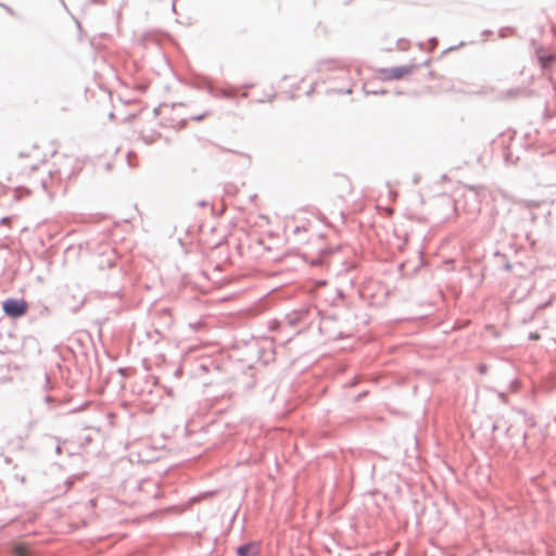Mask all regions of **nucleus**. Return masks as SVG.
<instances>
[{
  "label": "nucleus",
  "instance_id": "1",
  "mask_svg": "<svg viewBox=\"0 0 556 556\" xmlns=\"http://www.w3.org/2000/svg\"><path fill=\"white\" fill-rule=\"evenodd\" d=\"M28 304L25 300L8 299L3 302L4 313L12 318H18L26 314Z\"/></svg>",
  "mask_w": 556,
  "mask_h": 556
},
{
  "label": "nucleus",
  "instance_id": "2",
  "mask_svg": "<svg viewBox=\"0 0 556 556\" xmlns=\"http://www.w3.org/2000/svg\"><path fill=\"white\" fill-rule=\"evenodd\" d=\"M418 68L417 65H404L391 68L382 70V76L384 79H402Z\"/></svg>",
  "mask_w": 556,
  "mask_h": 556
},
{
  "label": "nucleus",
  "instance_id": "3",
  "mask_svg": "<svg viewBox=\"0 0 556 556\" xmlns=\"http://www.w3.org/2000/svg\"><path fill=\"white\" fill-rule=\"evenodd\" d=\"M14 553L17 556H27L29 553L28 546L24 544H18L14 548Z\"/></svg>",
  "mask_w": 556,
  "mask_h": 556
},
{
  "label": "nucleus",
  "instance_id": "4",
  "mask_svg": "<svg viewBox=\"0 0 556 556\" xmlns=\"http://www.w3.org/2000/svg\"><path fill=\"white\" fill-rule=\"evenodd\" d=\"M252 549H253V548H252L251 546H249V545L240 546V547L238 548V555H239V556H252V555H251Z\"/></svg>",
  "mask_w": 556,
  "mask_h": 556
},
{
  "label": "nucleus",
  "instance_id": "5",
  "mask_svg": "<svg viewBox=\"0 0 556 556\" xmlns=\"http://www.w3.org/2000/svg\"><path fill=\"white\" fill-rule=\"evenodd\" d=\"M384 212L387 213L388 216H391L393 214V208L392 207H386Z\"/></svg>",
  "mask_w": 556,
  "mask_h": 556
},
{
  "label": "nucleus",
  "instance_id": "6",
  "mask_svg": "<svg viewBox=\"0 0 556 556\" xmlns=\"http://www.w3.org/2000/svg\"><path fill=\"white\" fill-rule=\"evenodd\" d=\"M530 338H531L532 340H538V339L540 338V336H539V334H531V336H530Z\"/></svg>",
  "mask_w": 556,
  "mask_h": 556
}]
</instances>
